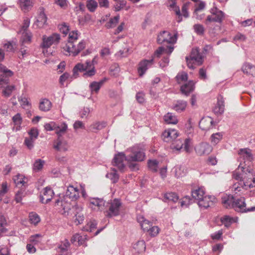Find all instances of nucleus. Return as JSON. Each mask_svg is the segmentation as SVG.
Here are the masks:
<instances>
[{
	"instance_id": "a19ab883",
	"label": "nucleus",
	"mask_w": 255,
	"mask_h": 255,
	"mask_svg": "<svg viewBox=\"0 0 255 255\" xmlns=\"http://www.w3.org/2000/svg\"><path fill=\"white\" fill-rule=\"evenodd\" d=\"M29 219L31 224L36 225L40 221V217L35 212H31L29 214Z\"/></svg>"
},
{
	"instance_id": "69168bd1",
	"label": "nucleus",
	"mask_w": 255,
	"mask_h": 255,
	"mask_svg": "<svg viewBox=\"0 0 255 255\" xmlns=\"http://www.w3.org/2000/svg\"><path fill=\"white\" fill-rule=\"evenodd\" d=\"M12 120L15 126L20 127L22 123V118L20 114L17 113L14 115Z\"/></svg>"
},
{
	"instance_id": "09e8293b",
	"label": "nucleus",
	"mask_w": 255,
	"mask_h": 255,
	"mask_svg": "<svg viewBox=\"0 0 255 255\" xmlns=\"http://www.w3.org/2000/svg\"><path fill=\"white\" fill-rule=\"evenodd\" d=\"M120 19V15H118L111 18L109 21L106 24V26L108 28H110L116 26L117 24L119 22Z\"/></svg>"
},
{
	"instance_id": "4d7b16f0",
	"label": "nucleus",
	"mask_w": 255,
	"mask_h": 255,
	"mask_svg": "<svg viewBox=\"0 0 255 255\" xmlns=\"http://www.w3.org/2000/svg\"><path fill=\"white\" fill-rule=\"evenodd\" d=\"M158 161L156 160H149L148 161V166L149 169L153 172H155L157 171L158 167Z\"/></svg>"
},
{
	"instance_id": "de8ad7c7",
	"label": "nucleus",
	"mask_w": 255,
	"mask_h": 255,
	"mask_svg": "<svg viewBox=\"0 0 255 255\" xmlns=\"http://www.w3.org/2000/svg\"><path fill=\"white\" fill-rule=\"evenodd\" d=\"M106 177L110 179L113 183L117 182L119 178V175L115 169H112L111 172L108 173Z\"/></svg>"
},
{
	"instance_id": "473e14b6",
	"label": "nucleus",
	"mask_w": 255,
	"mask_h": 255,
	"mask_svg": "<svg viewBox=\"0 0 255 255\" xmlns=\"http://www.w3.org/2000/svg\"><path fill=\"white\" fill-rule=\"evenodd\" d=\"M187 107V102L184 101H177L173 105L172 109L178 113L184 111Z\"/></svg>"
},
{
	"instance_id": "4c0bfd02",
	"label": "nucleus",
	"mask_w": 255,
	"mask_h": 255,
	"mask_svg": "<svg viewBox=\"0 0 255 255\" xmlns=\"http://www.w3.org/2000/svg\"><path fill=\"white\" fill-rule=\"evenodd\" d=\"M19 4L22 10L27 11L32 6V0H19Z\"/></svg>"
},
{
	"instance_id": "a878e982",
	"label": "nucleus",
	"mask_w": 255,
	"mask_h": 255,
	"mask_svg": "<svg viewBox=\"0 0 255 255\" xmlns=\"http://www.w3.org/2000/svg\"><path fill=\"white\" fill-rule=\"evenodd\" d=\"M235 197L232 195H226L222 197V203L226 208H233Z\"/></svg>"
},
{
	"instance_id": "6e6d98bb",
	"label": "nucleus",
	"mask_w": 255,
	"mask_h": 255,
	"mask_svg": "<svg viewBox=\"0 0 255 255\" xmlns=\"http://www.w3.org/2000/svg\"><path fill=\"white\" fill-rule=\"evenodd\" d=\"M133 248L137 250V252H142L145 250V244L143 240L138 241L134 245Z\"/></svg>"
},
{
	"instance_id": "1a4fd4ad",
	"label": "nucleus",
	"mask_w": 255,
	"mask_h": 255,
	"mask_svg": "<svg viewBox=\"0 0 255 255\" xmlns=\"http://www.w3.org/2000/svg\"><path fill=\"white\" fill-rule=\"evenodd\" d=\"M177 38V33L172 35L170 32L163 31L158 35L157 41L159 44H162L165 42L167 43L174 44L176 43Z\"/></svg>"
},
{
	"instance_id": "2f4dec72",
	"label": "nucleus",
	"mask_w": 255,
	"mask_h": 255,
	"mask_svg": "<svg viewBox=\"0 0 255 255\" xmlns=\"http://www.w3.org/2000/svg\"><path fill=\"white\" fill-rule=\"evenodd\" d=\"M163 119L168 124L175 125L178 123L177 117L171 113H168L164 116Z\"/></svg>"
},
{
	"instance_id": "c85d7f7f",
	"label": "nucleus",
	"mask_w": 255,
	"mask_h": 255,
	"mask_svg": "<svg viewBox=\"0 0 255 255\" xmlns=\"http://www.w3.org/2000/svg\"><path fill=\"white\" fill-rule=\"evenodd\" d=\"M205 190L202 187L198 188L192 191V197L199 202L205 196Z\"/></svg>"
},
{
	"instance_id": "79ce46f5",
	"label": "nucleus",
	"mask_w": 255,
	"mask_h": 255,
	"mask_svg": "<svg viewBox=\"0 0 255 255\" xmlns=\"http://www.w3.org/2000/svg\"><path fill=\"white\" fill-rule=\"evenodd\" d=\"M67 128V125L65 123H62L61 125L58 124V128L55 130V132L58 135V137H60L66 132Z\"/></svg>"
},
{
	"instance_id": "423d86ee",
	"label": "nucleus",
	"mask_w": 255,
	"mask_h": 255,
	"mask_svg": "<svg viewBox=\"0 0 255 255\" xmlns=\"http://www.w3.org/2000/svg\"><path fill=\"white\" fill-rule=\"evenodd\" d=\"M109 209L107 211L106 216L108 217L117 216L120 214V208L122 206L121 201L118 199H115L109 203Z\"/></svg>"
},
{
	"instance_id": "f03ea898",
	"label": "nucleus",
	"mask_w": 255,
	"mask_h": 255,
	"mask_svg": "<svg viewBox=\"0 0 255 255\" xmlns=\"http://www.w3.org/2000/svg\"><path fill=\"white\" fill-rule=\"evenodd\" d=\"M79 197V190L73 186H69L66 191L65 195L62 198L58 197L55 200V206L58 208L59 212L63 215H69L71 204L68 199L71 201L76 200Z\"/></svg>"
},
{
	"instance_id": "f8f14e48",
	"label": "nucleus",
	"mask_w": 255,
	"mask_h": 255,
	"mask_svg": "<svg viewBox=\"0 0 255 255\" xmlns=\"http://www.w3.org/2000/svg\"><path fill=\"white\" fill-rule=\"evenodd\" d=\"M216 201V198L214 196L205 195L198 202V205L201 208L206 209L213 206Z\"/></svg>"
},
{
	"instance_id": "aec40b11",
	"label": "nucleus",
	"mask_w": 255,
	"mask_h": 255,
	"mask_svg": "<svg viewBox=\"0 0 255 255\" xmlns=\"http://www.w3.org/2000/svg\"><path fill=\"white\" fill-rule=\"evenodd\" d=\"M214 122L210 117L202 119L199 123V127L203 130H208L214 127Z\"/></svg>"
},
{
	"instance_id": "680f3d73",
	"label": "nucleus",
	"mask_w": 255,
	"mask_h": 255,
	"mask_svg": "<svg viewBox=\"0 0 255 255\" xmlns=\"http://www.w3.org/2000/svg\"><path fill=\"white\" fill-rule=\"evenodd\" d=\"M194 31L198 35H203L205 32V29L203 25L200 24H195L193 26Z\"/></svg>"
},
{
	"instance_id": "7c9ffc66",
	"label": "nucleus",
	"mask_w": 255,
	"mask_h": 255,
	"mask_svg": "<svg viewBox=\"0 0 255 255\" xmlns=\"http://www.w3.org/2000/svg\"><path fill=\"white\" fill-rule=\"evenodd\" d=\"M21 33L22 35L20 41L21 43V46H23L25 43L29 44L31 41L32 33L30 31H24Z\"/></svg>"
},
{
	"instance_id": "603ef678",
	"label": "nucleus",
	"mask_w": 255,
	"mask_h": 255,
	"mask_svg": "<svg viewBox=\"0 0 255 255\" xmlns=\"http://www.w3.org/2000/svg\"><path fill=\"white\" fill-rule=\"evenodd\" d=\"M221 221L225 227L228 228L234 222V220L229 216L226 215L221 218Z\"/></svg>"
},
{
	"instance_id": "49530a36",
	"label": "nucleus",
	"mask_w": 255,
	"mask_h": 255,
	"mask_svg": "<svg viewBox=\"0 0 255 255\" xmlns=\"http://www.w3.org/2000/svg\"><path fill=\"white\" fill-rule=\"evenodd\" d=\"M42 240V236L41 234H37L32 235L29 238V242L35 246L39 244Z\"/></svg>"
},
{
	"instance_id": "a18cd8bd",
	"label": "nucleus",
	"mask_w": 255,
	"mask_h": 255,
	"mask_svg": "<svg viewBox=\"0 0 255 255\" xmlns=\"http://www.w3.org/2000/svg\"><path fill=\"white\" fill-rule=\"evenodd\" d=\"M223 134L221 132L213 133L211 136V142L213 145H216L222 139Z\"/></svg>"
},
{
	"instance_id": "9b49d317",
	"label": "nucleus",
	"mask_w": 255,
	"mask_h": 255,
	"mask_svg": "<svg viewBox=\"0 0 255 255\" xmlns=\"http://www.w3.org/2000/svg\"><path fill=\"white\" fill-rule=\"evenodd\" d=\"M154 58L152 57L150 59H143L140 61L138 64L137 72L139 77H142L145 73L147 70L153 64Z\"/></svg>"
},
{
	"instance_id": "f3484780",
	"label": "nucleus",
	"mask_w": 255,
	"mask_h": 255,
	"mask_svg": "<svg viewBox=\"0 0 255 255\" xmlns=\"http://www.w3.org/2000/svg\"><path fill=\"white\" fill-rule=\"evenodd\" d=\"M54 193L51 188L49 187H45L43 192V194L40 195V200L42 203L47 204L50 202Z\"/></svg>"
},
{
	"instance_id": "052dcab7",
	"label": "nucleus",
	"mask_w": 255,
	"mask_h": 255,
	"mask_svg": "<svg viewBox=\"0 0 255 255\" xmlns=\"http://www.w3.org/2000/svg\"><path fill=\"white\" fill-rule=\"evenodd\" d=\"M25 191L23 189H20L18 191L15 195V200L16 203H20L22 198L25 196Z\"/></svg>"
},
{
	"instance_id": "4468645a",
	"label": "nucleus",
	"mask_w": 255,
	"mask_h": 255,
	"mask_svg": "<svg viewBox=\"0 0 255 255\" xmlns=\"http://www.w3.org/2000/svg\"><path fill=\"white\" fill-rule=\"evenodd\" d=\"M127 157L126 152L119 153L115 156L113 159L114 165L117 166L119 170H123L125 167L124 161L125 160L127 161Z\"/></svg>"
},
{
	"instance_id": "412c9836",
	"label": "nucleus",
	"mask_w": 255,
	"mask_h": 255,
	"mask_svg": "<svg viewBox=\"0 0 255 255\" xmlns=\"http://www.w3.org/2000/svg\"><path fill=\"white\" fill-rule=\"evenodd\" d=\"M190 58L191 60H194L198 65H201L203 62V56L199 52V48L192 49Z\"/></svg>"
},
{
	"instance_id": "4be33fe9",
	"label": "nucleus",
	"mask_w": 255,
	"mask_h": 255,
	"mask_svg": "<svg viewBox=\"0 0 255 255\" xmlns=\"http://www.w3.org/2000/svg\"><path fill=\"white\" fill-rule=\"evenodd\" d=\"M137 222L140 224L141 228L144 231L147 232L150 230V227L152 226V223L149 221L145 219L144 217L141 215L137 217Z\"/></svg>"
},
{
	"instance_id": "3c124183",
	"label": "nucleus",
	"mask_w": 255,
	"mask_h": 255,
	"mask_svg": "<svg viewBox=\"0 0 255 255\" xmlns=\"http://www.w3.org/2000/svg\"><path fill=\"white\" fill-rule=\"evenodd\" d=\"M0 72L7 77H10L13 75V72L10 70L8 69L5 66L0 63Z\"/></svg>"
},
{
	"instance_id": "393cba45",
	"label": "nucleus",
	"mask_w": 255,
	"mask_h": 255,
	"mask_svg": "<svg viewBox=\"0 0 255 255\" xmlns=\"http://www.w3.org/2000/svg\"><path fill=\"white\" fill-rule=\"evenodd\" d=\"M224 100L223 97H221L218 99L217 104L214 107L213 111L216 115H221L224 112Z\"/></svg>"
},
{
	"instance_id": "6ab92c4d",
	"label": "nucleus",
	"mask_w": 255,
	"mask_h": 255,
	"mask_svg": "<svg viewBox=\"0 0 255 255\" xmlns=\"http://www.w3.org/2000/svg\"><path fill=\"white\" fill-rule=\"evenodd\" d=\"M53 148L57 151L65 152L68 148V143L65 140L58 137L54 142Z\"/></svg>"
},
{
	"instance_id": "f704fd0d",
	"label": "nucleus",
	"mask_w": 255,
	"mask_h": 255,
	"mask_svg": "<svg viewBox=\"0 0 255 255\" xmlns=\"http://www.w3.org/2000/svg\"><path fill=\"white\" fill-rule=\"evenodd\" d=\"M13 181L16 186L21 185L24 187L27 186V179L22 174H18L13 178Z\"/></svg>"
},
{
	"instance_id": "e2e57ef3",
	"label": "nucleus",
	"mask_w": 255,
	"mask_h": 255,
	"mask_svg": "<svg viewBox=\"0 0 255 255\" xmlns=\"http://www.w3.org/2000/svg\"><path fill=\"white\" fill-rule=\"evenodd\" d=\"M58 128V124L54 122L46 123L44 125V128L47 131L55 130Z\"/></svg>"
},
{
	"instance_id": "bf43d9fd",
	"label": "nucleus",
	"mask_w": 255,
	"mask_h": 255,
	"mask_svg": "<svg viewBox=\"0 0 255 255\" xmlns=\"http://www.w3.org/2000/svg\"><path fill=\"white\" fill-rule=\"evenodd\" d=\"M117 3L115 4L114 8L115 11H119L124 8L127 4V1L125 0H119L117 1Z\"/></svg>"
},
{
	"instance_id": "f257e3e1",
	"label": "nucleus",
	"mask_w": 255,
	"mask_h": 255,
	"mask_svg": "<svg viewBox=\"0 0 255 255\" xmlns=\"http://www.w3.org/2000/svg\"><path fill=\"white\" fill-rule=\"evenodd\" d=\"M240 158L244 160L238 166V169L234 172V178L239 181V185L246 189L253 188L255 186V172L249 167L253 160L251 150L249 148L241 149L239 151Z\"/></svg>"
},
{
	"instance_id": "bb28decb",
	"label": "nucleus",
	"mask_w": 255,
	"mask_h": 255,
	"mask_svg": "<svg viewBox=\"0 0 255 255\" xmlns=\"http://www.w3.org/2000/svg\"><path fill=\"white\" fill-rule=\"evenodd\" d=\"M194 88V83L192 81H190L182 86L180 90L182 94L187 95L192 92Z\"/></svg>"
},
{
	"instance_id": "c03bdc74",
	"label": "nucleus",
	"mask_w": 255,
	"mask_h": 255,
	"mask_svg": "<svg viewBox=\"0 0 255 255\" xmlns=\"http://www.w3.org/2000/svg\"><path fill=\"white\" fill-rule=\"evenodd\" d=\"M45 161L42 159H38L36 160L33 165V169L35 172L40 171L44 165Z\"/></svg>"
},
{
	"instance_id": "7ed1b4c3",
	"label": "nucleus",
	"mask_w": 255,
	"mask_h": 255,
	"mask_svg": "<svg viewBox=\"0 0 255 255\" xmlns=\"http://www.w3.org/2000/svg\"><path fill=\"white\" fill-rule=\"evenodd\" d=\"M84 71H86L84 74V75L86 77H91L95 74V67L91 61L87 60L86 62V65L81 63L76 64L73 69V76L76 78L78 75V72H82Z\"/></svg>"
},
{
	"instance_id": "5fc2aeb1",
	"label": "nucleus",
	"mask_w": 255,
	"mask_h": 255,
	"mask_svg": "<svg viewBox=\"0 0 255 255\" xmlns=\"http://www.w3.org/2000/svg\"><path fill=\"white\" fill-rule=\"evenodd\" d=\"M7 225L6 221L5 218L1 216L0 217V237L2 233L7 231L6 226Z\"/></svg>"
},
{
	"instance_id": "dca6fc26",
	"label": "nucleus",
	"mask_w": 255,
	"mask_h": 255,
	"mask_svg": "<svg viewBox=\"0 0 255 255\" xmlns=\"http://www.w3.org/2000/svg\"><path fill=\"white\" fill-rule=\"evenodd\" d=\"M189 141L190 140L187 138H186L184 141L181 139H175L172 142L171 148L175 150L179 151L182 148L183 145H184L185 149L187 151H188Z\"/></svg>"
},
{
	"instance_id": "2eb2a0df",
	"label": "nucleus",
	"mask_w": 255,
	"mask_h": 255,
	"mask_svg": "<svg viewBox=\"0 0 255 255\" xmlns=\"http://www.w3.org/2000/svg\"><path fill=\"white\" fill-rule=\"evenodd\" d=\"M178 136V132L175 129L169 128L165 130L162 134L163 140L166 142L173 141Z\"/></svg>"
},
{
	"instance_id": "39448f33",
	"label": "nucleus",
	"mask_w": 255,
	"mask_h": 255,
	"mask_svg": "<svg viewBox=\"0 0 255 255\" xmlns=\"http://www.w3.org/2000/svg\"><path fill=\"white\" fill-rule=\"evenodd\" d=\"M210 15L207 16L205 21L206 25H209L211 22H217L221 24L225 18V13L218 9L216 6H214L210 10Z\"/></svg>"
},
{
	"instance_id": "e433bc0d",
	"label": "nucleus",
	"mask_w": 255,
	"mask_h": 255,
	"mask_svg": "<svg viewBox=\"0 0 255 255\" xmlns=\"http://www.w3.org/2000/svg\"><path fill=\"white\" fill-rule=\"evenodd\" d=\"M179 199V197L175 192L166 193L164 195V201L165 202L171 201L175 203Z\"/></svg>"
},
{
	"instance_id": "c9c22d12",
	"label": "nucleus",
	"mask_w": 255,
	"mask_h": 255,
	"mask_svg": "<svg viewBox=\"0 0 255 255\" xmlns=\"http://www.w3.org/2000/svg\"><path fill=\"white\" fill-rule=\"evenodd\" d=\"M105 81V79L101 80L99 82H93L90 84V88L92 94L97 93V92L99 91L101 87L104 83Z\"/></svg>"
},
{
	"instance_id": "0eeeda50",
	"label": "nucleus",
	"mask_w": 255,
	"mask_h": 255,
	"mask_svg": "<svg viewBox=\"0 0 255 255\" xmlns=\"http://www.w3.org/2000/svg\"><path fill=\"white\" fill-rule=\"evenodd\" d=\"M60 40V35L56 33L47 36L45 35L42 36V42L41 47L43 48H48L53 44H58Z\"/></svg>"
},
{
	"instance_id": "37998d69",
	"label": "nucleus",
	"mask_w": 255,
	"mask_h": 255,
	"mask_svg": "<svg viewBox=\"0 0 255 255\" xmlns=\"http://www.w3.org/2000/svg\"><path fill=\"white\" fill-rule=\"evenodd\" d=\"M98 5V2L95 0H88L87 1L86 6L90 12H94L97 9Z\"/></svg>"
},
{
	"instance_id": "ddd939ff",
	"label": "nucleus",
	"mask_w": 255,
	"mask_h": 255,
	"mask_svg": "<svg viewBox=\"0 0 255 255\" xmlns=\"http://www.w3.org/2000/svg\"><path fill=\"white\" fill-rule=\"evenodd\" d=\"M196 153L200 156L208 155L212 152L213 148L207 142H201L195 147Z\"/></svg>"
},
{
	"instance_id": "72a5a7b5",
	"label": "nucleus",
	"mask_w": 255,
	"mask_h": 255,
	"mask_svg": "<svg viewBox=\"0 0 255 255\" xmlns=\"http://www.w3.org/2000/svg\"><path fill=\"white\" fill-rule=\"evenodd\" d=\"M52 106L51 102L46 98L42 99L39 103V109L42 111H48Z\"/></svg>"
},
{
	"instance_id": "20e7f679",
	"label": "nucleus",
	"mask_w": 255,
	"mask_h": 255,
	"mask_svg": "<svg viewBox=\"0 0 255 255\" xmlns=\"http://www.w3.org/2000/svg\"><path fill=\"white\" fill-rule=\"evenodd\" d=\"M126 152L127 154V160L141 162L145 158V154L143 149L137 146L129 148Z\"/></svg>"
},
{
	"instance_id": "ea45409f",
	"label": "nucleus",
	"mask_w": 255,
	"mask_h": 255,
	"mask_svg": "<svg viewBox=\"0 0 255 255\" xmlns=\"http://www.w3.org/2000/svg\"><path fill=\"white\" fill-rule=\"evenodd\" d=\"M47 21V17L44 12H40L38 15L36 23L38 26L42 27Z\"/></svg>"
},
{
	"instance_id": "b1692460",
	"label": "nucleus",
	"mask_w": 255,
	"mask_h": 255,
	"mask_svg": "<svg viewBox=\"0 0 255 255\" xmlns=\"http://www.w3.org/2000/svg\"><path fill=\"white\" fill-rule=\"evenodd\" d=\"M177 178L184 177L187 173V170L185 166L178 165L175 166L172 170Z\"/></svg>"
},
{
	"instance_id": "5701e85b",
	"label": "nucleus",
	"mask_w": 255,
	"mask_h": 255,
	"mask_svg": "<svg viewBox=\"0 0 255 255\" xmlns=\"http://www.w3.org/2000/svg\"><path fill=\"white\" fill-rule=\"evenodd\" d=\"M174 47L172 46H167L166 47H163L162 46L159 47L154 53L153 55L151 56V58L156 56L157 57H160V55L163 53H167L170 55L173 51Z\"/></svg>"
},
{
	"instance_id": "58836bf2",
	"label": "nucleus",
	"mask_w": 255,
	"mask_h": 255,
	"mask_svg": "<svg viewBox=\"0 0 255 255\" xmlns=\"http://www.w3.org/2000/svg\"><path fill=\"white\" fill-rule=\"evenodd\" d=\"M16 91L17 89L14 86L8 85L2 90V93L4 96H9L11 94H16Z\"/></svg>"
},
{
	"instance_id": "cd10ccee",
	"label": "nucleus",
	"mask_w": 255,
	"mask_h": 255,
	"mask_svg": "<svg viewBox=\"0 0 255 255\" xmlns=\"http://www.w3.org/2000/svg\"><path fill=\"white\" fill-rule=\"evenodd\" d=\"M105 201L101 198H91L90 199V204L97 207L99 210H103L105 204Z\"/></svg>"
},
{
	"instance_id": "c756f323",
	"label": "nucleus",
	"mask_w": 255,
	"mask_h": 255,
	"mask_svg": "<svg viewBox=\"0 0 255 255\" xmlns=\"http://www.w3.org/2000/svg\"><path fill=\"white\" fill-rule=\"evenodd\" d=\"M106 123L104 122H97L90 126L89 130L92 132H97L98 131L106 127Z\"/></svg>"
},
{
	"instance_id": "9d476101",
	"label": "nucleus",
	"mask_w": 255,
	"mask_h": 255,
	"mask_svg": "<svg viewBox=\"0 0 255 255\" xmlns=\"http://www.w3.org/2000/svg\"><path fill=\"white\" fill-rule=\"evenodd\" d=\"M85 47L86 41L83 40L78 43L77 47L72 42H70L69 44H67L63 48L64 50L69 53L70 54L75 56L83 50Z\"/></svg>"
},
{
	"instance_id": "8fccbe9b",
	"label": "nucleus",
	"mask_w": 255,
	"mask_h": 255,
	"mask_svg": "<svg viewBox=\"0 0 255 255\" xmlns=\"http://www.w3.org/2000/svg\"><path fill=\"white\" fill-rule=\"evenodd\" d=\"M16 46V43L13 41H8L3 44V47L7 52H13Z\"/></svg>"
},
{
	"instance_id": "0e129e2a",
	"label": "nucleus",
	"mask_w": 255,
	"mask_h": 255,
	"mask_svg": "<svg viewBox=\"0 0 255 255\" xmlns=\"http://www.w3.org/2000/svg\"><path fill=\"white\" fill-rule=\"evenodd\" d=\"M70 246V243L68 240L65 239L63 241L61 245L59 246V249L62 253H64L67 251L68 248Z\"/></svg>"
},
{
	"instance_id": "864d4df0",
	"label": "nucleus",
	"mask_w": 255,
	"mask_h": 255,
	"mask_svg": "<svg viewBox=\"0 0 255 255\" xmlns=\"http://www.w3.org/2000/svg\"><path fill=\"white\" fill-rule=\"evenodd\" d=\"M18 98L22 108L28 110L30 107V104L27 99L25 97H18Z\"/></svg>"
},
{
	"instance_id": "6e6552de",
	"label": "nucleus",
	"mask_w": 255,
	"mask_h": 255,
	"mask_svg": "<svg viewBox=\"0 0 255 255\" xmlns=\"http://www.w3.org/2000/svg\"><path fill=\"white\" fill-rule=\"evenodd\" d=\"M233 209L236 211L241 213H246L255 211V207L249 208H246L245 198L243 197L237 199L235 198L234 203L233 204Z\"/></svg>"
},
{
	"instance_id": "13d9d810",
	"label": "nucleus",
	"mask_w": 255,
	"mask_h": 255,
	"mask_svg": "<svg viewBox=\"0 0 255 255\" xmlns=\"http://www.w3.org/2000/svg\"><path fill=\"white\" fill-rule=\"evenodd\" d=\"M128 166L132 171H136L139 169V165L136 161H128L127 160Z\"/></svg>"
},
{
	"instance_id": "a211bd4d",
	"label": "nucleus",
	"mask_w": 255,
	"mask_h": 255,
	"mask_svg": "<svg viewBox=\"0 0 255 255\" xmlns=\"http://www.w3.org/2000/svg\"><path fill=\"white\" fill-rule=\"evenodd\" d=\"M73 209L74 212V220L75 223L76 225L82 224L84 220V216L82 213V207L76 205Z\"/></svg>"
},
{
	"instance_id": "774afa93",
	"label": "nucleus",
	"mask_w": 255,
	"mask_h": 255,
	"mask_svg": "<svg viewBox=\"0 0 255 255\" xmlns=\"http://www.w3.org/2000/svg\"><path fill=\"white\" fill-rule=\"evenodd\" d=\"M58 28L61 32L65 34V35L67 34L69 32V26L65 22L59 24L58 25Z\"/></svg>"
},
{
	"instance_id": "338daca9",
	"label": "nucleus",
	"mask_w": 255,
	"mask_h": 255,
	"mask_svg": "<svg viewBox=\"0 0 255 255\" xmlns=\"http://www.w3.org/2000/svg\"><path fill=\"white\" fill-rule=\"evenodd\" d=\"M78 38V31H73L70 32L69 34V40L67 44H69L70 42L74 43V41L76 40Z\"/></svg>"
}]
</instances>
